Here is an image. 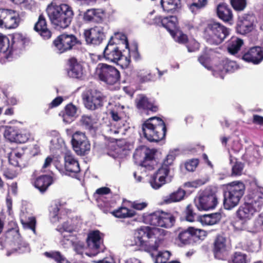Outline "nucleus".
Listing matches in <instances>:
<instances>
[{"mask_svg": "<svg viewBox=\"0 0 263 263\" xmlns=\"http://www.w3.org/2000/svg\"><path fill=\"white\" fill-rule=\"evenodd\" d=\"M164 232L158 228L141 227L135 232L134 242L130 245L138 246L147 252L156 251L162 240L159 235Z\"/></svg>", "mask_w": 263, "mask_h": 263, "instance_id": "nucleus-1", "label": "nucleus"}, {"mask_svg": "<svg viewBox=\"0 0 263 263\" xmlns=\"http://www.w3.org/2000/svg\"><path fill=\"white\" fill-rule=\"evenodd\" d=\"M46 12L51 23L62 28H66L70 24L74 15L72 7L66 4L51 3L48 5Z\"/></svg>", "mask_w": 263, "mask_h": 263, "instance_id": "nucleus-2", "label": "nucleus"}, {"mask_svg": "<svg viewBox=\"0 0 263 263\" xmlns=\"http://www.w3.org/2000/svg\"><path fill=\"white\" fill-rule=\"evenodd\" d=\"M145 137L150 141H158L165 135L166 127L163 121L157 117L151 118L143 125Z\"/></svg>", "mask_w": 263, "mask_h": 263, "instance_id": "nucleus-3", "label": "nucleus"}, {"mask_svg": "<svg viewBox=\"0 0 263 263\" xmlns=\"http://www.w3.org/2000/svg\"><path fill=\"white\" fill-rule=\"evenodd\" d=\"M229 29L217 22L208 24L204 31V37L209 44L218 45L229 35Z\"/></svg>", "mask_w": 263, "mask_h": 263, "instance_id": "nucleus-4", "label": "nucleus"}, {"mask_svg": "<svg viewBox=\"0 0 263 263\" xmlns=\"http://www.w3.org/2000/svg\"><path fill=\"white\" fill-rule=\"evenodd\" d=\"M223 205L226 209L231 210L239 202L244 194L245 186L240 181H234L227 185Z\"/></svg>", "mask_w": 263, "mask_h": 263, "instance_id": "nucleus-5", "label": "nucleus"}, {"mask_svg": "<svg viewBox=\"0 0 263 263\" xmlns=\"http://www.w3.org/2000/svg\"><path fill=\"white\" fill-rule=\"evenodd\" d=\"M25 39L22 34L16 33L14 35L10 45L9 38L0 33V59H9L11 58L14 50L23 47Z\"/></svg>", "mask_w": 263, "mask_h": 263, "instance_id": "nucleus-6", "label": "nucleus"}, {"mask_svg": "<svg viewBox=\"0 0 263 263\" xmlns=\"http://www.w3.org/2000/svg\"><path fill=\"white\" fill-rule=\"evenodd\" d=\"M80 227V222L76 220H67L58 226L57 230L62 237L61 243L64 248H68L76 243V235L72 233L78 231Z\"/></svg>", "mask_w": 263, "mask_h": 263, "instance_id": "nucleus-7", "label": "nucleus"}, {"mask_svg": "<svg viewBox=\"0 0 263 263\" xmlns=\"http://www.w3.org/2000/svg\"><path fill=\"white\" fill-rule=\"evenodd\" d=\"M154 150L143 146L136 150L134 158L136 163L147 170L154 168L156 161L154 159Z\"/></svg>", "mask_w": 263, "mask_h": 263, "instance_id": "nucleus-8", "label": "nucleus"}, {"mask_svg": "<svg viewBox=\"0 0 263 263\" xmlns=\"http://www.w3.org/2000/svg\"><path fill=\"white\" fill-rule=\"evenodd\" d=\"M96 74L101 81L109 85L116 83L120 77V72L117 68L104 63L97 65Z\"/></svg>", "mask_w": 263, "mask_h": 263, "instance_id": "nucleus-9", "label": "nucleus"}, {"mask_svg": "<svg viewBox=\"0 0 263 263\" xmlns=\"http://www.w3.org/2000/svg\"><path fill=\"white\" fill-rule=\"evenodd\" d=\"M245 202L259 212L263 208V187L255 182L245 197Z\"/></svg>", "mask_w": 263, "mask_h": 263, "instance_id": "nucleus-10", "label": "nucleus"}, {"mask_svg": "<svg viewBox=\"0 0 263 263\" xmlns=\"http://www.w3.org/2000/svg\"><path fill=\"white\" fill-rule=\"evenodd\" d=\"M85 106L88 109L95 110L103 105L105 97L99 91L95 89L88 90L82 95Z\"/></svg>", "mask_w": 263, "mask_h": 263, "instance_id": "nucleus-11", "label": "nucleus"}, {"mask_svg": "<svg viewBox=\"0 0 263 263\" xmlns=\"http://www.w3.org/2000/svg\"><path fill=\"white\" fill-rule=\"evenodd\" d=\"M218 203L215 191H206L195 199V205L200 211H207L215 208Z\"/></svg>", "mask_w": 263, "mask_h": 263, "instance_id": "nucleus-12", "label": "nucleus"}, {"mask_svg": "<svg viewBox=\"0 0 263 263\" xmlns=\"http://www.w3.org/2000/svg\"><path fill=\"white\" fill-rule=\"evenodd\" d=\"M172 178L169 170L164 167H161L150 176L148 182L153 189L158 190L164 184L170 182Z\"/></svg>", "mask_w": 263, "mask_h": 263, "instance_id": "nucleus-13", "label": "nucleus"}, {"mask_svg": "<svg viewBox=\"0 0 263 263\" xmlns=\"http://www.w3.org/2000/svg\"><path fill=\"white\" fill-rule=\"evenodd\" d=\"M71 144L73 150L79 155H84L90 149V144L85 133L76 132L72 136Z\"/></svg>", "mask_w": 263, "mask_h": 263, "instance_id": "nucleus-14", "label": "nucleus"}, {"mask_svg": "<svg viewBox=\"0 0 263 263\" xmlns=\"http://www.w3.org/2000/svg\"><path fill=\"white\" fill-rule=\"evenodd\" d=\"M78 42V41L74 35L62 34L53 41V44L54 50L59 53H62L71 50Z\"/></svg>", "mask_w": 263, "mask_h": 263, "instance_id": "nucleus-15", "label": "nucleus"}, {"mask_svg": "<svg viewBox=\"0 0 263 263\" xmlns=\"http://www.w3.org/2000/svg\"><path fill=\"white\" fill-rule=\"evenodd\" d=\"M20 23L18 14L10 9H0V27L6 29L16 28Z\"/></svg>", "mask_w": 263, "mask_h": 263, "instance_id": "nucleus-16", "label": "nucleus"}, {"mask_svg": "<svg viewBox=\"0 0 263 263\" xmlns=\"http://www.w3.org/2000/svg\"><path fill=\"white\" fill-rule=\"evenodd\" d=\"M84 36L87 44L99 45L105 38L104 28L101 26H96L85 30Z\"/></svg>", "mask_w": 263, "mask_h": 263, "instance_id": "nucleus-17", "label": "nucleus"}, {"mask_svg": "<svg viewBox=\"0 0 263 263\" xmlns=\"http://www.w3.org/2000/svg\"><path fill=\"white\" fill-rule=\"evenodd\" d=\"M64 167L60 169L61 173L66 175L73 176L80 171L79 164L70 151H67L64 156Z\"/></svg>", "mask_w": 263, "mask_h": 263, "instance_id": "nucleus-18", "label": "nucleus"}, {"mask_svg": "<svg viewBox=\"0 0 263 263\" xmlns=\"http://www.w3.org/2000/svg\"><path fill=\"white\" fill-rule=\"evenodd\" d=\"M238 68L236 63L228 59L223 60L221 62L213 69V74L216 77L223 79L227 72H233Z\"/></svg>", "mask_w": 263, "mask_h": 263, "instance_id": "nucleus-19", "label": "nucleus"}, {"mask_svg": "<svg viewBox=\"0 0 263 263\" xmlns=\"http://www.w3.org/2000/svg\"><path fill=\"white\" fill-rule=\"evenodd\" d=\"M104 58L109 61L117 63L122 58V54L116 43L109 41L104 50Z\"/></svg>", "mask_w": 263, "mask_h": 263, "instance_id": "nucleus-20", "label": "nucleus"}, {"mask_svg": "<svg viewBox=\"0 0 263 263\" xmlns=\"http://www.w3.org/2000/svg\"><path fill=\"white\" fill-rule=\"evenodd\" d=\"M4 136L11 142L25 143L28 139L27 135L20 134L17 128L14 126H6Z\"/></svg>", "mask_w": 263, "mask_h": 263, "instance_id": "nucleus-21", "label": "nucleus"}, {"mask_svg": "<svg viewBox=\"0 0 263 263\" xmlns=\"http://www.w3.org/2000/svg\"><path fill=\"white\" fill-rule=\"evenodd\" d=\"M254 16L251 15H244L239 17L237 23V30L241 34H245L253 29Z\"/></svg>", "mask_w": 263, "mask_h": 263, "instance_id": "nucleus-22", "label": "nucleus"}, {"mask_svg": "<svg viewBox=\"0 0 263 263\" xmlns=\"http://www.w3.org/2000/svg\"><path fill=\"white\" fill-rule=\"evenodd\" d=\"M242 59L245 61L257 64L263 60V50L260 47L251 48L244 54Z\"/></svg>", "mask_w": 263, "mask_h": 263, "instance_id": "nucleus-23", "label": "nucleus"}, {"mask_svg": "<svg viewBox=\"0 0 263 263\" xmlns=\"http://www.w3.org/2000/svg\"><path fill=\"white\" fill-rule=\"evenodd\" d=\"M258 212L245 201L237 210L236 215L240 220L246 222L251 219Z\"/></svg>", "mask_w": 263, "mask_h": 263, "instance_id": "nucleus-24", "label": "nucleus"}, {"mask_svg": "<svg viewBox=\"0 0 263 263\" xmlns=\"http://www.w3.org/2000/svg\"><path fill=\"white\" fill-rule=\"evenodd\" d=\"M228 249L227 239L222 236H218L214 243V253L216 257L222 259L227 254Z\"/></svg>", "mask_w": 263, "mask_h": 263, "instance_id": "nucleus-25", "label": "nucleus"}, {"mask_svg": "<svg viewBox=\"0 0 263 263\" xmlns=\"http://www.w3.org/2000/svg\"><path fill=\"white\" fill-rule=\"evenodd\" d=\"M34 30L45 39H48L51 37V32L47 27L46 21L43 15L39 16L38 21L35 24Z\"/></svg>", "mask_w": 263, "mask_h": 263, "instance_id": "nucleus-26", "label": "nucleus"}, {"mask_svg": "<svg viewBox=\"0 0 263 263\" xmlns=\"http://www.w3.org/2000/svg\"><path fill=\"white\" fill-rule=\"evenodd\" d=\"M68 76L77 79L81 78L83 75L82 67L77 60L74 58H70L68 61Z\"/></svg>", "mask_w": 263, "mask_h": 263, "instance_id": "nucleus-27", "label": "nucleus"}, {"mask_svg": "<svg viewBox=\"0 0 263 263\" xmlns=\"http://www.w3.org/2000/svg\"><path fill=\"white\" fill-rule=\"evenodd\" d=\"M88 246L91 249L98 250L102 242V236L99 231H93L90 232L87 238Z\"/></svg>", "mask_w": 263, "mask_h": 263, "instance_id": "nucleus-28", "label": "nucleus"}, {"mask_svg": "<svg viewBox=\"0 0 263 263\" xmlns=\"http://www.w3.org/2000/svg\"><path fill=\"white\" fill-rule=\"evenodd\" d=\"M103 11L100 9H90L87 10L84 14V20L88 22H99L103 16Z\"/></svg>", "mask_w": 263, "mask_h": 263, "instance_id": "nucleus-29", "label": "nucleus"}, {"mask_svg": "<svg viewBox=\"0 0 263 263\" xmlns=\"http://www.w3.org/2000/svg\"><path fill=\"white\" fill-rule=\"evenodd\" d=\"M185 191L181 188L173 192L163 198L161 204H170L173 202H179L184 199Z\"/></svg>", "mask_w": 263, "mask_h": 263, "instance_id": "nucleus-30", "label": "nucleus"}, {"mask_svg": "<svg viewBox=\"0 0 263 263\" xmlns=\"http://www.w3.org/2000/svg\"><path fill=\"white\" fill-rule=\"evenodd\" d=\"M221 215L218 213L205 214L197 217V220L202 225L212 226L217 223L221 219Z\"/></svg>", "mask_w": 263, "mask_h": 263, "instance_id": "nucleus-31", "label": "nucleus"}, {"mask_svg": "<svg viewBox=\"0 0 263 263\" xmlns=\"http://www.w3.org/2000/svg\"><path fill=\"white\" fill-rule=\"evenodd\" d=\"M9 161L11 165L17 167L21 170L27 165V162L24 159V155L16 152H13L10 154Z\"/></svg>", "mask_w": 263, "mask_h": 263, "instance_id": "nucleus-32", "label": "nucleus"}, {"mask_svg": "<svg viewBox=\"0 0 263 263\" xmlns=\"http://www.w3.org/2000/svg\"><path fill=\"white\" fill-rule=\"evenodd\" d=\"M51 183L52 178L51 177L47 175H43L36 179L34 185L41 192H44Z\"/></svg>", "mask_w": 263, "mask_h": 263, "instance_id": "nucleus-33", "label": "nucleus"}, {"mask_svg": "<svg viewBox=\"0 0 263 263\" xmlns=\"http://www.w3.org/2000/svg\"><path fill=\"white\" fill-rule=\"evenodd\" d=\"M217 13L218 17L224 22L231 20L233 17L231 9L225 4H221L217 6Z\"/></svg>", "mask_w": 263, "mask_h": 263, "instance_id": "nucleus-34", "label": "nucleus"}, {"mask_svg": "<svg viewBox=\"0 0 263 263\" xmlns=\"http://www.w3.org/2000/svg\"><path fill=\"white\" fill-rule=\"evenodd\" d=\"M243 44V41L235 36L232 37L228 43V51L231 54L237 53Z\"/></svg>", "mask_w": 263, "mask_h": 263, "instance_id": "nucleus-35", "label": "nucleus"}, {"mask_svg": "<svg viewBox=\"0 0 263 263\" xmlns=\"http://www.w3.org/2000/svg\"><path fill=\"white\" fill-rule=\"evenodd\" d=\"M177 18L175 16L163 18L162 26L165 28L172 35L176 31Z\"/></svg>", "mask_w": 263, "mask_h": 263, "instance_id": "nucleus-36", "label": "nucleus"}, {"mask_svg": "<svg viewBox=\"0 0 263 263\" xmlns=\"http://www.w3.org/2000/svg\"><path fill=\"white\" fill-rule=\"evenodd\" d=\"M77 113L76 107L71 104H68L65 109V111L63 114V121L66 123H70L73 120Z\"/></svg>", "mask_w": 263, "mask_h": 263, "instance_id": "nucleus-37", "label": "nucleus"}, {"mask_svg": "<svg viewBox=\"0 0 263 263\" xmlns=\"http://www.w3.org/2000/svg\"><path fill=\"white\" fill-rule=\"evenodd\" d=\"M114 216L119 218H130L136 215L135 211L124 206H121L110 212Z\"/></svg>", "mask_w": 263, "mask_h": 263, "instance_id": "nucleus-38", "label": "nucleus"}, {"mask_svg": "<svg viewBox=\"0 0 263 263\" xmlns=\"http://www.w3.org/2000/svg\"><path fill=\"white\" fill-rule=\"evenodd\" d=\"M160 227L165 228H171L175 222L174 217L168 213L160 212Z\"/></svg>", "mask_w": 263, "mask_h": 263, "instance_id": "nucleus-39", "label": "nucleus"}, {"mask_svg": "<svg viewBox=\"0 0 263 263\" xmlns=\"http://www.w3.org/2000/svg\"><path fill=\"white\" fill-rule=\"evenodd\" d=\"M161 5L164 11L173 12L180 7L181 3L180 0H161Z\"/></svg>", "mask_w": 263, "mask_h": 263, "instance_id": "nucleus-40", "label": "nucleus"}, {"mask_svg": "<svg viewBox=\"0 0 263 263\" xmlns=\"http://www.w3.org/2000/svg\"><path fill=\"white\" fill-rule=\"evenodd\" d=\"M137 107L139 109H147L156 111L157 107L149 102L148 99L144 96H140L136 101Z\"/></svg>", "mask_w": 263, "mask_h": 263, "instance_id": "nucleus-41", "label": "nucleus"}, {"mask_svg": "<svg viewBox=\"0 0 263 263\" xmlns=\"http://www.w3.org/2000/svg\"><path fill=\"white\" fill-rule=\"evenodd\" d=\"M192 237L190 227L184 230L180 231L178 236V240L183 245H187L191 242Z\"/></svg>", "mask_w": 263, "mask_h": 263, "instance_id": "nucleus-42", "label": "nucleus"}, {"mask_svg": "<svg viewBox=\"0 0 263 263\" xmlns=\"http://www.w3.org/2000/svg\"><path fill=\"white\" fill-rule=\"evenodd\" d=\"M160 211H158L146 216L145 221L151 225L160 227Z\"/></svg>", "mask_w": 263, "mask_h": 263, "instance_id": "nucleus-43", "label": "nucleus"}, {"mask_svg": "<svg viewBox=\"0 0 263 263\" xmlns=\"http://www.w3.org/2000/svg\"><path fill=\"white\" fill-rule=\"evenodd\" d=\"M137 76L141 82L153 81L155 79V75L153 74L151 71L148 69L140 70L138 72Z\"/></svg>", "mask_w": 263, "mask_h": 263, "instance_id": "nucleus-44", "label": "nucleus"}, {"mask_svg": "<svg viewBox=\"0 0 263 263\" xmlns=\"http://www.w3.org/2000/svg\"><path fill=\"white\" fill-rule=\"evenodd\" d=\"M110 41H111V43H116L117 45L121 43L125 45L126 48H128L127 37L125 34L122 33H115L114 35L110 37Z\"/></svg>", "mask_w": 263, "mask_h": 263, "instance_id": "nucleus-45", "label": "nucleus"}, {"mask_svg": "<svg viewBox=\"0 0 263 263\" xmlns=\"http://www.w3.org/2000/svg\"><path fill=\"white\" fill-rule=\"evenodd\" d=\"M64 145L63 139L58 135H56L50 140V149L52 151L59 149Z\"/></svg>", "mask_w": 263, "mask_h": 263, "instance_id": "nucleus-46", "label": "nucleus"}, {"mask_svg": "<svg viewBox=\"0 0 263 263\" xmlns=\"http://www.w3.org/2000/svg\"><path fill=\"white\" fill-rule=\"evenodd\" d=\"M177 155V150L171 151L168 153V154L167 155L165 159L164 160L161 167H164L167 168L169 170V172H170V168L169 166L173 164V162H174Z\"/></svg>", "mask_w": 263, "mask_h": 263, "instance_id": "nucleus-47", "label": "nucleus"}, {"mask_svg": "<svg viewBox=\"0 0 263 263\" xmlns=\"http://www.w3.org/2000/svg\"><path fill=\"white\" fill-rule=\"evenodd\" d=\"M45 255L48 257L52 258L58 263H70L64 257H63L59 252H45Z\"/></svg>", "mask_w": 263, "mask_h": 263, "instance_id": "nucleus-48", "label": "nucleus"}, {"mask_svg": "<svg viewBox=\"0 0 263 263\" xmlns=\"http://www.w3.org/2000/svg\"><path fill=\"white\" fill-rule=\"evenodd\" d=\"M21 171L19 168H14L12 165L4 170V176L8 179H13L17 176Z\"/></svg>", "mask_w": 263, "mask_h": 263, "instance_id": "nucleus-49", "label": "nucleus"}, {"mask_svg": "<svg viewBox=\"0 0 263 263\" xmlns=\"http://www.w3.org/2000/svg\"><path fill=\"white\" fill-rule=\"evenodd\" d=\"M230 263H247V256L244 253L237 252L232 257Z\"/></svg>", "mask_w": 263, "mask_h": 263, "instance_id": "nucleus-50", "label": "nucleus"}, {"mask_svg": "<svg viewBox=\"0 0 263 263\" xmlns=\"http://www.w3.org/2000/svg\"><path fill=\"white\" fill-rule=\"evenodd\" d=\"M82 124L85 126L88 129L91 128L93 125L96 123V119L92 118L91 116L84 115L83 116L81 119Z\"/></svg>", "mask_w": 263, "mask_h": 263, "instance_id": "nucleus-51", "label": "nucleus"}, {"mask_svg": "<svg viewBox=\"0 0 263 263\" xmlns=\"http://www.w3.org/2000/svg\"><path fill=\"white\" fill-rule=\"evenodd\" d=\"M171 253L168 251L160 252L155 259V263H167L166 261L169 259Z\"/></svg>", "mask_w": 263, "mask_h": 263, "instance_id": "nucleus-52", "label": "nucleus"}, {"mask_svg": "<svg viewBox=\"0 0 263 263\" xmlns=\"http://www.w3.org/2000/svg\"><path fill=\"white\" fill-rule=\"evenodd\" d=\"M174 40L181 44H185L188 41L187 37L186 34L183 33L180 31H176L175 33L172 35Z\"/></svg>", "mask_w": 263, "mask_h": 263, "instance_id": "nucleus-53", "label": "nucleus"}, {"mask_svg": "<svg viewBox=\"0 0 263 263\" xmlns=\"http://www.w3.org/2000/svg\"><path fill=\"white\" fill-rule=\"evenodd\" d=\"M233 8L237 11L243 10L246 6V0H231Z\"/></svg>", "mask_w": 263, "mask_h": 263, "instance_id": "nucleus-54", "label": "nucleus"}, {"mask_svg": "<svg viewBox=\"0 0 263 263\" xmlns=\"http://www.w3.org/2000/svg\"><path fill=\"white\" fill-rule=\"evenodd\" d=\"M206 181L202 179H197L192 181L186 182L184 183L183 186L186 188H197L205 184Z\"/></svg>", "mask_w": 263, "mask_h": 263, "instance_id": "nucleus-55", "label": "nucleus"}, {"mask_svg": "<svg viewBox=\"0 0 263 263\" xmlns=\"http://www.w3.org/2000/svg\"><path fill=\"white\" fill-rule=\"evenodd\" d=\"M243 165L241 162H236L232 168V176H240L241 175Z\"/></svg>", "mask_w": 263, "mask_h": 263, "instance_id": "nucleus-56", "label": "nucleus"}, {"mask_svg": "<svg viewBox=\"0 0 263 263\" xmlns=\"http://www.w3.org/2000/svg\"><path fill=\"white\" fill-rule=\"evenodd\" d=\"M192 237H195L199 239H201L202 237L205 236V232L201 229L190 227Z\"/></svg>", "mask_w": 263, "mask_h": 263, "instance_id": "nucleus-57", "label": "nucleus"}, {"mask_svg": "<svg viewBox=\"0 0 263 263\" xmlns=\"http://www.w3.org/2000/svg\"><path fill=\"white\" fill-rule=\"evenodd\" d=\"M188 7L190 10L194 14L199 12L201 9L205 8L203 5H200L194 1H193V3L190 4H188Z\"/></svg>", "mask_w": 263, "mask_h": 263, "instance_id": "nucleus-58", "label": "nucleus"}, {"mask_svg": "<svg viewBox=\"0 0 263 263\" xmlns=\"http://www.w3.org/2000/svg\"><path fill=\"white\" fill-rule=\"evenodd\" d=\"M198 164V160L193 159L186 162L185 164V167L188 171L193 172L195 170Z\"/></svg>", "mask_w": 263, "mask_h": 263, "instance_id": "nucleus-59", "label": "nucleus"}, {"mask_svg": "<svg viewBox=\"0 0 263 263\" xmlns=\"http://www.w3.org/2000/svg\"><path fill=\"white\" fill-rule=\"evenodd\" d=\"M198 61L205 68L210 69V58L206 54H204L200 56L198 58Z\"/></svg>", "mask_w": 263, "mask_h": 263, "instance_id": "nucleus-60", "label": "nucleus"}, {"mask_svg": "<svg viewBox=\"0 0 263 263\" xmlns=\"http://www.w3.org/2000/svg\"><path fill=\"white\" fill-rule=\"evenodd\" d=\"M199 44L195 40L192 39L189 41L187 48L189 52H193L199 49Z\"/></svg>", "mask_w": 263, "mask_h": 263, "instance_id": "nucleus-61", "label": "nucleus"}, {"mask_svg": "<svg viewBox=\"0 0 263 263\" xmlns=\"http://www.w3.org/2000/svg\"><path fill=\"white\" fill-rule=\"evenodd\" d=\"M110 189L106 187H103L98 189L96 191V193L100 195V199L103 200L104 198V196L108 195L110 193Z\"/></svg>", "mask_w": 263, "mask_h": 263, "instance_id": "nucleus-62", "label": "nucleus"}, {"mask_svg": "<svg viewBox=\"0 0 263 263\" xmlns=\"http://www.w3.org/2000/svg\"><path fill=\"white\" fill-rule=\"evenodd\" d=\"M147 205V203L145 202H139L137 201L133 202L132 203V207L137 210H142Z\"/></svg>", "mask_w": 263, "mask_h": 263, "instance_id": "nucleus-63", "label": "nucleus"}, {"mask_svg": "<svg viewBox=\"0 0 263 263\" xmlns=\"http://www.w3.org/2000/svg\"><path fill=\"white\" fill-rule=\"evenodd\" d=\"M4 95L7 99V102L8 105H14L17 104V100L15 97L10 95V94L7 92H4Z\"/></svg>", "mask_w": 263, "mask_h": 263, "instance_id": "nucleus-64", "label": "nucleus"}]
</instances>
